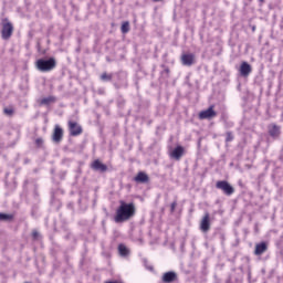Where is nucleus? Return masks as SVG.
Listing matches in <instances>:
<instances>
[{"mask_svg":"<svg viewBox=\"0 0 283 283\" xmlns=\"http://www.w3.org/2000/svg\"><path fill=\"white\" fill-rule=\"evenodd\" d=\"M181 63L188 67H191L196 63V55L193 53H184L181 55Z\"/></svg>","mask_w":283,"mask_h":283,"instance_id":"nucleus-6","label":"nucleus"},{"mask_svg":"<svg viewBox=\"0 0 283 283\" xmlns=\"http://www.w3.org/2000/svg\"><path fill=\"white\" fill-rule=\"evenodd\" d=\"M200 229L203 233H207V231H209L211 229V221H210L209 212H206L203 218L201 219Z\"/></svg>","mask_w":283,"mask_h":283,"instance_id":"nucleus-8","label":"nucleus"},{"mask_svg":"<svg viewBox=\"0 0 283 283\" xmlns=\"http://www.w3.org/2000/svg\"><path fill=\"white\" fill-rule=\"evenodd\" d=\"M118 251H119V255H122L123 258H125L126 255H129V249H127L125 244H119Z\"/></svg>","mask_w":283,"mask_h":283,"instance_id":"nucleus-17","label":"nucleus"},{"mask_svg":"<svg viewBox=\"0 0 283 283\" xmlns=\"http://www.w3.org/2000/svg\"><path fill=\"white\" fill-rule=\"evenodd\" d=\"M134 180L135 182H149V176L145 172H138Z\"/></svg>","mask_w":283,"mask_h":283,"instance_id":"nucleus-15","label":"nucleus"},{"mask_svg":"<svg viewBox=\"0 0 283 283\" xmlns=\"http://www.w3.org/2000/svg\"><path fill=\"white\" fill-rule=\"evenodd\" d=\"M12 216L7 214V213H0V220H10Z\"/></svg>","mask_w":283,"mask_h":283,"instance_id":"nucleus-22","label":"nucleus"},{"mask_svg":"<svg viewBox=\"0 0 283 283\" xmlns=\"http://www.w3.org/2000/svg\"><path fill=\"white\" fill-rule=\"evenodd\" d=\"M269 134H270V136H272L273 138L280 136V127H277L276 125L270 126Z\"/></svg>","mask_w":283,"mask_h":283,"instance_id":"nucleus-16","label":"nucleus"},{"mask_svg":"<svg viewBox=\"0 0 283 283\" xmlns=\"http://www.w3.org/2000/svg\"><path fill=\"white\" fill-rule=\"evenodd\" d=\"M226 140H227V143H231V140H233V136L231 135V133L227 134Z\"/></svg>","mask_w":283,"mask_h":283,"instance_id":"nucleus-24","label":"nucleus"},{"mask_svg":"<svg viewBox=\"0 0 283 283\" xmlns=\"http://www.w3.org/2000/svg\"><path fill=\"white\" fill-rule=\"evenodd\" d=\"M69 129H70L71 136H81V134H83V128L76 122L70 120Z\"/></svg>","mask_w":283,"mask_h":283,"instance_id":"nucleus-7","label":"nucleus"},{"mask_svg":"<svg viewBox=\"0 0 283 283\" xmlns=\"http://www.w3.org/2000/svg\"><path fill=\"white\" fill-rule=\"evenodd\" d=\"M217 189H221L226 196H233L235 189H233L227 180L217 181Z\"/></svg>","mask_w":283,"mask_h":283,"instance_id":"nucleus-5","label":"nucleus"},{"mask_svg":"<svg viewBox=\"0 0 283 283\" xmlns=\"http://www.w3.org/2000/svg\"><path fill=\"white\" fill-rule=\"evenodd\" d=\"M176 281V273L175 272H166L163 275V282L165 283H171Z\"/></svg>","mask_w":283,"mask_h":283,"instance_id":"nucleus-14","label":"nucleus"},{"mask_svg":"<svg viewBox=\"0 0 283 283\" xmlns=\"http://www.w3.org/2000/svg\"><path fill=\"white\" fill-rule=\"evenodd\" d=\"M32 238L33 240H39V232L36 230L32 232Z\"/></svg>","mask_w":283,"mask_h":283,"instance_id":"nucleus-25","label":"nucleus"},{"mask_svg":"<svg viewBox=\"0 0 283 283\" xmlns=\"http://www.w3.org/2000/svg\"><path fill=\"white\" fill-rule=\"evenodd\" d=\"M35 143H36V145L41 146V145H43V139L38 138V139L35 140Z\"/></svg>","mask_w":283,"mask_h":283,"instance_id":"nucleus-26","label":"nucleus"},{"mask_svg":"<svg viewBox=\"0 0 283 283\" xmlns=\"http://www.w3.org/2000/svg\"><path fill=\"white\" fill-rule=\"evenodd\" d=\"M56 98L54 96L44 97L41 99V105H50V103H54Z\"/></svg>","mask_w":283,"mask_h":283,"instance_id":"nucleus-18","label":"nucleus"},{"mask_svg":"<svg viewBox=\"0 0 283 283\" xmlns=\"http://www.w3.org/2000/svg\"><path fill=\"white\" fill-rule=\"evenodd\" d=\"M36 67L40 72H52L56 67V60L54 57L49 60L40 59L36 61Z\"/></svg>","mask_w":283,"mask_h":283,"instance_id":"nucleus-2","label":"nucleus"},{"mask_svg":"<svg viewBox=\"0 0 283 283\" xmlns=\"http://www.w3.org/2000/svg\"><path fill=\"white\" fill-rule=\"evenodd\" d=\"M119 207L116 210V214L114 217L115 222L118 224L120 222H127L129 218H133L134 213H136V207L134 203H126L125 201L119 202Z\"/></svg>","mask_w":283,"mask_h":283,"instance_id":"nucleus-1","label":"nucleus"},{"mask_svg":"<svg viewBox=\"0 0 283 283\" xmlns=\"http://www.w3.org/2000/svg\"><path fill=\"white\" fill-rule=\"evenodd\" d=\"M92 169H94L95 171H107V166L101 163V160L96 159L92 164Z\"/></svg>","mask_w":283,"mask_h":283,"instance_id":"nucleus-12","label":"nucleus"},{"mask_svg":"<svg viewBox=\"0 0 283 283\" xmlns=\"http://www.w3.org/2000/svg\"><path fill=\"white\" fill-rule=\"evenodd\" d=\"M13 32H14V25H12L10 21L4 20L2 23L1 38L4 41H8V39H10V36H12Z\"/></svg>","mask_w":283,"mask_h":283,"instance_id":"nucleus-3","label":"nucleus"},{"mask_svg":"<svg viewBox=\"0 0 283 283\" xmlns=\"http://www.w3.org/2000/svg\"><path fill=\"white\" fill-rule=\"evenodd\" d=\"M248 275H249V280H251V272Z\"/></svg>","mask_w":283,"mask_h":283,"instance_id":"nucleus-27","label":"nucleus"},{"mask_svg":"<svg viewBox=\"0 0 283 283\" xmlns=\"http://www.w3.org/2000/svg\"><path fill=\"white\" fill-rule=\"evenodd\" d=\"M127 32H129V22H124L122 24V33L127 34Z\"/></svg>","mask_w":283,"mask_h":283,"instance_id":"nucleus-19","label":"nucleus"},{"mask_svg":"<svg viewBox=\"0 0 283 283\" xmlns=\"http://www.w3.org/2000/svg\"><path fill=\"white\" fill-rule=\"evenodd\" d=\"M239 72L241 76H249V74H251V64L242 62Z\"/></svg>","mask_w":283,"mask_h":283,"instance_id":"nucleus-11","label":"nucleus"},{"mask_svg":"<svg viewBox=\"0 0 283 283\" xmlns=\"http://www.w3.org/2000/svg\"><path fill=\"white\" fill-rule=\"evenodd\" d=\"M63 139V128L60 126H55L54 133H53V140L54 143H61Z\"/></svg>","mask_w":283,"mask_h":283,"instance_id":"nucleus-10","label":"nucleus"},{"mask_svg":"<svg viewBox=\"0 0 283 283\" xmlns=\"http://www.w3.org/2000/svg\"><path fill=\"white\" fill-rule=\"evenodd\" d=\"M185 154V148L182 146H177L171 153V158H175V160H180L182 158V155Z\"/></svg>","mask_w":283,"mask_h":283,"instance_id":"nucleus-9","label":"nucleus"},{"mask_svg":"<svg viewBox=\"0 0 283 283\" xmlns=\"http://www.w3.org/2000/svg\"><path fill=\"white\" fill-rule=\"evenodd\" d=\"M213 105L209 106L208 109L201 111L199 113V119L200 120H211V118H216L218 116V113L213 109Z\"/></svg>","mask_w":283,"mask_h":283,"instance_id":"nucleus-4","label":"nucleus"},{"mask_svg":"<svg viewBox=\"0 0 283 283\" xmlns=\"http://www.w3.org/2000/svg\"><path fill=\"white\" fill-rule=\"evenodd\" d=\"M4 114H7V116H12V114H14V108L12 107L4 108Z\"/></svg>","mask_w":283,"mask_h":283,"instance_id":"nucleus-21","label":"nucleus"},{"mask_svg":"<svg viewBox=\"0 0 283 283\" xmlns=\"http://www.w3.org/2000/svg\"><path fill=\"white\" fill-rule=\"evenodd\" d=\"M269 249L265 242L258 243L255 245L254 253L255 255H262V253H265V251Z\"/></svg>","mask_w":283,"mask_h":283,"instance_id":"nucleus-13","label":"nucleus"},{"mask_svg":"<svg viewBox=\"0 0 283 283\" xmlns=\"http://www.w3.org/2000/svg\"><path fill=\"white\" fill-rule=\"evenodd\" d=\"M101 78H102L103 81H112V75H109V74H107V73H103V74L101 75Z\"/></svg>","mask_w":283,"mask_h":283,"instance_id":"nucleus-20","label":"nucleus"},{"mask_svg":"<svg viewBox=\"0 0 283 283\" xmlns=\"http://www.w3.org/2000/svg\"><path fill=\"white\" fill-rule=\"evenodd\" d=\"M154 1H160V0H154Z\"/></svg>","mask_w":283,"mask_h":283,"instance_id":"nucleus-29","label":"nucleus"},{"mask_svg":"<svg viewBox=\"0 0 283 283\" xmlns=\"http://www.w3.org/2000/svg\"><path fill=\"white\" fill-rule=\"evenodd\" d=\"M259 1H260V3H263L264 0H259Z\"/></svg>","mask_w":283,"mask_h":283,"instance_id":"nucleus-28","label":"nucleus"},{"mask_svg":"<svg viewBox=\"0 0 283 283\" xmlns=\"http://www.w3.org/2000/svg\"><path fill=\"white\" fill-rule=\"evenodd\" d=\"M177 202L176 201H174L171 205H170V211H171V213H174V211H176V207H177Z\"/></svg>","mask_w":283,"mask_h":283,"instance_id":"nucleus-23","label":"nucleus"}]
</instances>
